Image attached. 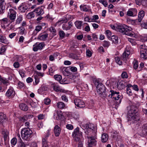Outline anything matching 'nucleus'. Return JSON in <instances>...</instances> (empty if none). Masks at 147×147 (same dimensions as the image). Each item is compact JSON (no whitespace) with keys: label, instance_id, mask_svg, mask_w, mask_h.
I'll return each mask as SVG.
<instances>
[{"label":"nucleus","instance_id":"obj_55","mask_svg":"<svg viewBox=\"0 0 147 147\" xmlns=\"http://www.w3.org/2000/svg\"><path fill=\"white\" fill-rule=\"evenodd\" d=\"M20 33L21 34H24L25 29L24 28L22 27H20Z\"/></svg>","mask_w":147,"mask_h":147},{"label":"nucleus","instance_id":"obj_52","mask_svg":"<svg viewBox=\"0 0 147 147\" xmlns=\"http://www.w3.org/2000/svg\"><path fill=\"white\" fill-rule=\"evenodd\" d=\"M62 100L65 102H67L68 101V98L65 95H63L61 97Z\"/></svg>","mask_w":147,"mask_h":147},{"label":"nucleus","instance_id":"obj_23","mask_svg":"<svg viewBox=\"0 0 147 147\" xmlns=\"http://www.w3.org/2000/svg\"><path fill=\"white\" fill-rule=\"evenodd\" d=\"M0 42L5 44L9 43L8 41L7 40L5 36L2 35H0Z\"/></svg>","mask_w":147,"mask_h":147},{"label":"nucleus","instance_id":"obj_62","mask_svg":"<svg viewBox=\"0 0 147 147\" xmlns=\"http://www.w3.org/2000/svg\"><path fill=\"white\" fill-rule=\"evenodd\" d=\"M106 34L107 36L109 37H110L111 35V32L109 30H108L106 31Z\"/></svg>","mask_w":147,"mask_h":147},{"label":"nucleus","instance_id":"obj_19","mask_svg":"<svg viewBox=\"0 0 147 147\" xmlns=\"http://www.w3.org/2000/svg\"><path fill=\"white\" fill-rule=\"evenodd\" d=\"M61 129L60 127L57 125H55L54 129V132L56 136H58L60 133Z\"/></svg>","mask_w":147,"mask_h":147},{"label":"nucleus","instance_id":"obj_64","mask_svg":"<svg viewBox=\"0 0 147 147\" xmlns=\"http://www.w3.org/2000/svg\"><path fill=\"white\" fill-rule=\"evenodd\" d=\"M144 131H145V134L147 135V124L144 125Z\"/></svg>","mask_w":147,"mask_h":147},{"label":"nucleus","instance_id":"obj_25","mask_svg":"<svg viewBox=\"0 0 147 147\" xmlns=\"http://www.w3.org/2000/svg\"><path fill=\"white\" fill-rule=\"evenodd\" d=\"M48 34L47 33L41 34L38 36V38L42 40H45L48 36Z\"/></svg>","mask_w":147,"mask_h":147},{"label":"nucleus","instance_id":"obj_26","mask_svg":"<svg viewBox=\"0 0 147 147\" xmlns=\"http://www.w3.org/2000/svg\"><path fill=\"white\" fill-rule=\"evenodd\" d=\"M19 106L20 109L23 111H26L28 109V107L25 104L21 103L19 105Z\"/></svg>","mask_w":147,"mask_h":147},{"label":"nucleus","instance_id":"obj_5","mask_svg":"<svg viewBox=\"0 0 147 147\" xmlns=\"http://www.w3.org/2000/svg\"><path fill=\"white\" fill-rule=\"evenodd\" d=\"M97 91L98 94L102 97H105L107 96L105 87L102 83H100L97 85Z\"/></svg>","mask_w":147,"mask_h":147},{"label":"nucleus","instance_id":"obj_56","mask_svg":"<svg viewBox=\"0 0 147 147\" xmlns=\"http://www.w3.org/2000/svg\"><path fill=\"white\" fill-rule=\"evenodd\" d=\"M18 147H26V145L23 142H20L18 144Z\"/></svg>","mask_w":147,"mask_h":147},{"label":"nucleus","instance_id":"obj_9","mask_svg":"<svg viewBox=\"0 0 147 147\" xmlns=\"http://www.w3.org/2000/svg\"><path fill=\"white\" fill-rule=\"evenodd\" d=\"M18 9L20 12L24 13L28 11L30 8H28V4L25 3H23L20 5Z\"/></svg>","mask_w":147,"mask_h":147},{"label":"nucleus","instance_id":"obj_39","mask_svg":"<svg viewBox=\"0 0 147 147\" xmlns=\"http://www.w3.org/2000/svg\"><path fill=\"white\" fill-rule=\"evenodd\" d=\"M6 48L5 46L1 43H0V54H2L5 52Z\"/></svg>","mask_w":147,"mask_h":147},{"label":"nucleus","instance_id":"obj_37","mask_svg":"<svg viewBox=\"0 0 147 147\" xmlns=\"http://www.w3.org/2000/svg\"><path fill=\"white\" fill-rule=\"evenodd\" d=\"M6 115L3 113L0 112V122H3L6 119Z\"/></svg>","mask_w":147,"mask_h":147},{"label":"nucleus","instance_id":"obj_2","mask_svg":"<svg viewBox=\"0 0 147 147\" xmlns=\"http://www.w3.org/2000/svg\"><path fill=\"white\" fill-rule=\"evenodd\" d=\"M136 108L134 106L130 107L128 111L127 117L129 120L131 121L133 123H136L139 120V116L136 114Z\"/></svg>","mask_w":147,"mask_h":147},{"label":"nucleus","instance_id":"obj_3","mask_svg":"<svg viewBox=\"0 0 147 147\" xmlns=\"http://www.w3.org/2000/svg\"><path fill=\"white\" fill-rule=\"evenodd\" d=\"M109 92L111 94L108 96L113 99V100L116 101L119 104L121 102L122 96L121 94H120L119 92H117L113 90H110Z\"/></svg>","mask_w":147,"mask_h":147},{"label":"nucleus","instance_id":"obj_1","mask_svg":"<svg viewBox=\"0 0 147 147\" xmlns=\"http://www.w3.org/2000/svg\"><path fill=\"white\" fill-rule=\"evenodd\" d=\"M132 30V29L131 27L128 26L125 24L117 25L116 31H117L123 34L131 37H134V33H132L131 32Z\"/></svg>","mask_w":147,"mask_h":147},{"label":"nucleus","instance_id":"obj_6","mask_svg":"<svg viewBox=\"0 0 147 147\" xmlns=\"http://www.w3.org/2000/svg\"><path fill=\"white\" fill-rule=\"evenodd\" d=\"M72 135L74 140L76 141H79L82 140V132L79 131L78 128H77L74 129Z\"/></svg>","mask_w":147,"mask_h":147},{"label":"nucleus","instance_id":"obj_44","mask_svg":"<svg viewBox=\"0 0 147 147\" xmlns=\"http://www.w3.org/2000/svg\"><path fill=\"white\" fill-rule=\"evenodd\" d=\"M115 61L119 65H122V62L120 60V59L119 57H115Z\"/></svg>","mask_w":147,"mask_h":147},{"label":"nucleus","instance_id":"obj_40","mask_svg":"<svg viewBox=\"0 0 147 147\" xmlns=\"http://www.w3.org/2000/svg\"><path fill=\"white\" fill-rule=\"evenodd\" d=\"M54 78L55 80L58 81L59 83L62 79L61 76L58 74L55 75Z\"/></svg>","mask_w":147,"mask_h":147},{"label":"nucleus","instance_id":"obj_24","mask_svg":"<svg viewBox=\"0 0 147 147\" xmlns=\"http://www.w3.org/2000/svg\"><path fill=\"white\" fill-rule=\"evenodd\" d=\"M108 136L107 134L104 133L102 135L101 141L102 142H106L108 139Z\"/></svg>","mask_w":147,"mask_h":147},{"label":"nucleus","instance_id":"obj_50","mask_svg":"<svg viewBox=\"0 0 147 147\" xmlns=\"http://www.w3.org/2000/svg\"><path fill=\"white\" fill-rule=\"evenodd\" d=\"M62 28L64 30H69V28L68 27V25L66 24H63L62 25Z\"/></svg>","mask_w":147,"mask_h":147},{"label":"nucleus","instance_id":"obj_10","mask_svg":"<svg viewBox=\"0 0 147 147\" xmlns=\"http://www.w3.org/2000/svg\"><path fill=\"white\" fill-rule=\"evenodd\" d=\"M50 135V131L48 130L46 133L44 138L42 139V147H49L48 144L47 139Z\"/></svg>","mask_w":147,"mask_h":147},{"label":"nucleus","instance_id":"obj_12","mask_svg":"<svg viewBox=\"0 0 147 147\" xmlns=\"http://www.w3.org/2000/svg\"><path fill=\"white\" fill-rule=\"evenodd\" d=\"M74 103L77 107L80 108H83L85 107V104L84 102L81 99L76 98L74 100Z\"/></svg>","mask_w":147,"mask_h":147},{"label":"nucleus","instance_id":"obj_53","mask_svg":"<svg viewBox=\"0 0 147 147\" xmlns=\"http://www.w3.org/2000/svg\"><path fill=\"white\" fill-rule=\"evenodd\" d=\"M121 76L122 78H127L128 77L127 74L125 72L122 73L121 75Z\"/></svg>","mask_w":147,"mask_h":147},{"label":"nucleus","instance_id":"obj_31","mask_svg":"<svg viewBox=\"0 0 147 147\" xmlns=\"http://www.w3.org/2000/svg\"><path fill=\"white\" fill-rule=\"evenodd\" d=\"M82 23V21H77L75 22V24L77 28L80 29L81 28Z\"/></svg>","mask_w":147,"mask_h":147},{"label":"nucleus","instance_id":"obj_18","mask_svg":"<svg viewBox=\"0 0 147 147\" xmlns=\"http://www.w3.org/2000/svg\"><path fill=\"white\" fill-rule=\"evenodd\" d=\"M80 7L81 11H82L92 12L91 9H90L89 7L86 5L82 4L80 6Z\"/></svg>","mask_w":147,"mask_h":147},{"label":"nucleus","instance_id":"obj_29","mask_svg":"<svg viewBox=\"0 0 147 147\" xmlns=\"http://www.w3.org/2000/svg\"><path fill=\"white\" fill-rule=\"evenodd\" d=\"M125 82L123 81H121L117 83V87L119 89H122L125 87Z\"/></svg>","mask_w":147,"mask_h":147},{"label":"nucleus","instance_id":"obj_54","mask_svg":"<svg viewBox=\"0 0 147 147\" xmlns=\"http://www.w3.org/2000/svg\"><path fill=\"white\" fill-rule=\"evenodd\" d=\"M51 102V100L49 98L45 99L44 100V102L45 104L48 105Z\"/></svg>","mask_w":147,"mask_h":147},{"label":"nucleus","instance_id":"obj_8","mask_svg":"<svg viewBox=\"0 0 147 147\" xmlns=\"http://www.w3.org/2000/svg\"><path fill=\"white\" fill-rule=\"evenodd\" d=\"M16 12L14 9H9L8 16L11 20V22L10 23H12L14 21L16 17Z\"/></svg>","mask_w":147,"mask_h":147},{"label":"nucleus","instance_id":"obj_36","mask_svg":"<svg viewBox=\"0 0 147 147\" xmlns=\"http://www.w3.org/2000/svg\"><path fill=\"white\" fill-rule=\"evenodd\" d=\"M42 29V26L40 25L37 26L35 29L34 32V34H36L37 33L40 31Z\"/></svg>","mask_w":147,"mask_h":147},{"label":"nucleus","instance_id":"obj_7","mask_svg":"<svg viewBox=\"0 0 147 147\" xmlns=\"http://www.w3.org/2000/svg\"><path fill=\"white\" fill-rule=\"evenodd\" d=\"M140 56L144 59H147V49L146 47L144 45L140 46Z\"/></svg>","mask_w":147,"mask_h":147},{"label":"nucleus","instance_id":"obj_27","mask_svg":"<svg viewBox=\"0 0 147 147\" xmlns=\"http://www.w3.org/2000/svg\"><path fill=\"white\" fill-rule=\"evenodd\" d=\"M144 16V12L143 10L140 11L138 13V20L139 22H141Z\"/></svg>","mask_w":147,"mask_h":147},{"label":"nucleus","instance_id":"obj_17","mask_svg":"<svg viewBox=\"0 0 147 147\" xmlns=\"http://www.w3.org/2000/svg\"><path fill=\"white\" fill-rule=\"evenodd\" d=\"M63 116L62 113L60 111H57L54 115V118L57 120H61Z\"/></svg>","mask_w":147,"mask_h":147},{"label":"nucleus","instance_id":"obj_63","mask_svg":"<svg viewBox=\"0 0 147 147\" xmlns=\"http://www.w3.org/2000/svg\"><path fill=\"white\" fill-rule=\"evenodd\" d=\"M86 54L87 56L89 57H90L92 55V53L89 50H87L86 51Z\"/></svg>","mask_w":147,"mask_h":147},{"label":"nucleus","instance_id":"obj_34","mask_svg":"<svg viewBox=\"0 0 147 147\" xmlns=\"http://www.w3.org/2000/svg\"><path fill=\"white\" fill-rule=\"evenodd\" d=\"M111 39L113 43L115 44H117L118 43V38L115 36L113 35L111 36Z\"/></svg>","mask_w":147,"mask_h":147},{"label":"nucleus","instance_id":"obj_30","mask_svg":"<svg viewBox=\"0 0 147 147\" xmlns=\"http://www.w3.org/2000/svg\"><path fill=\"white\" fill-rule=\"evenodd\" d=\"M29 116V115H26L23 117H20L19 118V121L22 123L25 122L28 120V118Z\"/></svg>","mask_w":147,"mask_h":147},{"label":"nucleus","instance_id":"obj_4","mask_svg":"<svg viewBox=\"0 0 147 147\" xmlns=\"http://www.w3.org/2000/svg\"><path fill=\"white\" fill-rule=\"evenodd\" d=\"M32 132L29 128H24L21 132V136L23 139L28 140L31 137Z\"/></svg>","mask_w":147,"mask_h":147},{"label":"nucleus","instance_id":"obj_60","mask_svg":"<svg viewBox=\"0 0 147 147\" xmlns=\"http://www.w3.org/2000/svg\"><path fill=\"white\" fill-rule=\"evenodd\" d=\"M35 85H36L39 82V79L38 78V77H35Z\"/></svg>","mask_w":147,"mask_h":147},{"label":"nucleus","instance_id":"obj_41","mask_svg":"<svg viewBox=\"0 0 147 147\" xmlns=\"http://www.w3.org/2000/svg\"><path fill=\"white\" fill-rule=\"evenodd\" d=\"M22 20L23 16L22 15L18 16L16 21V23L17 24H19L22 21Z\"/></svg>","mask_w":147,"mask_h":147},{"label":"nucleus","instance_id":"obj_14","mask_svg":"<svg viewBox=\"0 0 147 147\" xmlns=\"http://www.w3.org/2000/svg\"><path fill=\"white\" fill-rule=\"evenodd\" d=\"M15 92L13 88L12 87H10L7 91L5 95L8 98H13L15 95Z\"/></svg>","mask_w":147,"mask_h":147},{"label":"nucleus","instance_id":"obj_38","mask_svg":"<svg viewBox=\"0 0 147 147\" xmlns=\"http://www.w3.org/2000/svg\"><path fill=\"white\" fill-rule=\"evenodd\" d=\"M69 58H72L75 59H79V57L76 54L73 53H71L69 55Z\"/></svg>","mask_w":147,"mask_h":147},{"label":"nucleus","instance_id":"obj_15","mask_svg":"<svg viewBox=\"0 0 147 147\" xmlns=\"http://www.w3.org/2000/svg\"><path fill=\"white\" fill-rule=\"evenodd\" d=\"M33 12L36 16H41L44 13L43 9L40 7L35 8L33 11Z\"/></svg>","mask_w":147,"mask_h":147},{"label":"nucleus","instance_id":"obj_61","mask_svg":"<svg viewBox=\"0 0 147 147\" xmlns=\"http://www.w3.org/2000/svg\"><path fill=\"white\" fill-rule=\"evenodd\" d=\"M98 17L97 15H94L93 16L92 18L91 19L92 22L95 20H98Z\"/></svg>","mask_w":147,"mask_h":147},{"label":"nucleus","instance_id":"obj_20","mask_svg":"<svg viewBox=\"0 0 147 147\" xmlns=\"http://www.w3.org/2000/svg\"><path fill=\"white\" fill-rule=\"evenodd\" d=\"M130 53L129 51L125 49V51L123 53L122 55L121 56L122 59L124 61L126 60L127 59L129 58V55H130Z\"/></svg>","mask_w":147,"mask_h":147},{"label":"nucleus","instance_id":"obj_47","mask_svg":"<svg viewBox=\"0 0 147 147\" xmlns=\"http://www.w3.org/2000/svg\"><path fill=\"white\" fill-rule=\"evenodd\" d=\"M17 142V139L16 138H14L11 140V144L13 145H15Z\"/></svg>","mask_w":147,"mask_h":147},{"label":"nucleus","instance_id":"obj_45","mask_svg":"<svg viewBox=\"0 0 147 147\" xmlns=\"http://www.w3.org/2000/svg\"><path fill=\"white\" fill-rule=\"evenodd\" d=\"M49 31L54 35H55L56 33V30L53 26H51L49 28Z\"/></svg>","mask_w":147,"mask_h":147},{"label":"nucleus","instance_id":"obj_57","mask_svg":"<svg viewBox=\"0 0 147 147\" xmlns=\"http://www.w3.org/2000/svg\"><path fill=\"white\" fill-rule=\"evenodd\" d=\"M14 67L15 68H18L20 67V64L18 62H15L13 64Z\"/></svg>","mask_w":147,"mask_h":147},{"label":"nucleus","instance_id":"obj_32","mask_svg":"<svg viewBox=\"0 0 147 147\" xmlns=\"http://www.w3.org/2000/svg\"><path fill=\"white\" fill-rule=\"evenodd\" d=\"M62 71L63 74L65 76H67L69 74V72L67 68H63L62 69Z\"/></svg>","mask_w":147,"mask_h":147},{"label":"nucleus","instance_id":"obj_33","mask_svg":"<svg viewBox=\"0 0 147 147\" xmlns=\"http://www.w3.org/2000/svg\"><path fill=\"white\" fill-rule=\"evenodd\" d=\"M57 106L58 108L60 109L64 108L65 106V104L62 102H59L57 104Z\"/></svg>","mask_w":147,"mask_h":147},{"label":"nucleus","instance_id":"obj_13","mask_svg":"<svg viewBox=\"0 0 147 147\" xmlns=\"http://www.w3.org/2000/svg\"><path fill=\"white\" fill-rule=\"evenodd\" d=\"M44 46V43L43 42H36L33 45V50L34 51H37L38 50L42 49Z\"/></svg>","mask_w":147,"mask_h":147},{"label":"nucleus","instance_id":"obj_11","mask_svg":"<svg viewBox=\"0 0 147 147\" xmlns=\"http://www.w3.org/2000/svg\"><path fill=\"white\" fill-rule=\"evenodd\" d=\"M88 143L89 145H92L93 146H95L97 143L96 137L95 135L94 136H88Z\"/></svg>","mask_w":147,"mask_h":147},{"label":"nucleus","instance_id":"obj_46","mask_svg":"<svg viewBox=\"0 0 147 147\" xmlns=\"http://www.w3.org/2000/svg\"><path fill=\"white\" fill-rule=\"evenodd\" d=\"M59 83L61 84H67L69 83V82L65 78H64L60 81Z\"/></svg>","mask_w":147,"mask_h":147},{"label":"nucleus","instance_id":"obj_49","mask_svg":"<svg viewBox=\"0 0 147 147\" xmlns=\"http://www.w3.org/2000/svg\"><path fill=\"white\" fill-rule=\"evenodd\" d=\"M59 35L60 37L63 38L65 36V34L63 31L61 30L59 32Z\"/></svg>","mask_w":147,"mask_h":147},{"label":"nucleus","instance_id":"obj_58","mask_svg":"<svg viewBox=\"0 0 147 147\" xmlns=\"http://www.w3.org/2000/svg\"><path fill=\"white\" fill-rule=\"evenodd\" d=\"M127 92L129 95H131L132 94V93L131 90L129 88H127Z\"/></svg>","mask_w":147,"mask_h":147},{"label":"nucleus","instance_id":"obj_28","mask_svg":"<svg viewBox=\"0 0 147 147\" xmlns=\"http://www.w3.org/2000/svg\"><path fill=\"white\" fill-rule=\"evenodd\" d=\"M2 134L3 136L4 141H6L8 138L9 132L7 130H4L2 131Z\"/></svg>","mask_w":147,"mask_h":147},{"label":"nucleus","instance_id":"obj_48","mask_svg":"<svg viewBox=\"0 0 147 147\" xmlns=\"http://www.w3.org/2000/svg\"><path fill=\"white\" fill-rule=\"evenodd\" d=\"M110 45L109 42L107 41H104L102 45L105 47H108Z\"/></svg>","mask_w":147,"mask_h":147},{"label":"nucleus","instance_id":"obj_43","mask_svg":"<svg viewBox=\"0 0 147 147\" xmlns=\"http://www.w3.org/2000/svg\"><path fill=\"white\" fill-rule=\"evenodd\" d=\"M128 40L132 45H135L136 44V40L135 39L128 38Z\"/></svg>","mask_w":147,"mask_h":147},{"label":"nucleus","instance_id":"obj_22","mask_svg":"<svg viewBox=\"0 0 147 147\" xmlns=\"http://www.w3.org/2000/svg\"><path fill=\"white\" fill-rule=\"evenodd\" d=\"M52 86L53 88L55 91L57 92H61L62 90L59 85L55 84H52Z\"/></svg>","mask_w":147,"mask_h":147},{"label":"nucleus","instance_id":"obj_59","mask_svg":"<svg viewBox=\"0 0 147 147\" xmlns=\"http://www.w3.org/2000/svg\"><path fill=\"white\" fill-rule=\"evenodd\" d=\"M55 70L53 69L52 67H51L49 69V74L51 75H52L53 73L55 72Z\"/></svg>","mask_w":147,"mask_h":147},{"label":"nucleus","instance_id":"obj_51","mask_svg":"<svg viewBox=\"0 0 147 147\" xmlns=\"http://www.w3.org/2000/svg\"><path fill=\"white\" fill-rule=\"evenodd\" d=\"M1 81L4 84H6L8 83L7 80L4 78H1L0 79Z\"/></svg>","mask_w":147,"mask_h":147},{"label":"nucleus","instance_id":"obj_16","mask_svg":"<svg viewBox=\"0 0 147 147\" xmlns=\"http://www.w3.org/2000/svg\"><path fill=\"white\" fill-rule=\"evenodd\" d=\"M137 10L135 8H131L127 12V15L129 16H135L137 14Z\"/></svg>","mask_w":147,"mask_h":147},{"label":"nucleus","instance_id":"obj_35","mask_svg":"<svg viewBox=\"0 0 147 147\" xmlns=\"http://www.w3.org/2000/svg\"><path fill=\"white\" fill-rule=\"evenodd\" d=\"M58 53H54L53 55L49 56V60L51 61H53L55 60V58L58 56Z\"/></svg>","mask_w":147,"mask_h":147},{"label":"nucleus","instance_id":"obj_21","mask_svg":"<svg viewBox=\"0 0 147 147\" xmlns=\"http://www.w3.org/2000/svg\"><path fill=\"white\" fill-rule=\"evenodd\" d=\"M4 4H5V0H0V14L3 13L4 12V10L5 9Z\"/></svg>","mask_w":147,"mask_h":147},{"label":"nucleus","instance_id":"obj_42","mask_svg":"<svg viewBox=\"0 0 147 147\" xmlns=\"http://www.w3.org/2000/svg\"><path fill=\"white\" fill-rule=\"evenodd\" d=\"M35 13L33 11L32 12H30L27 15V17L28 18L30 19L33 18L35 16Z\"/></svg>","mask_w":147,"mask_h":147}]
</instances>
